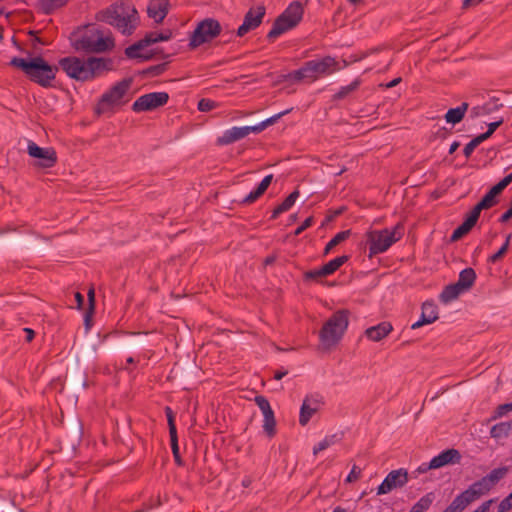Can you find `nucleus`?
Listing matches in <instances>:
<instances>
[{
	"instance_id": "f257e3e1",
	"label": "nucleus",
	"mask_w": 512,
	"mask_h": 512,
	"mask_svg": "<svg viewBox=\"0 0 512 512\" xmlns=\"http://www.w3.org/2000/svg\"><path fill=\"white\" fill-rule=\"evenodd\" d=\"M69 40L76 52L85 54L103 53L114 47L113 39L105 36L95 24L77 28L71 33Z\"/></svg>"
},
{
	"instance_id": "f03ea898",
	"label": "nucleus",
	"mask_w": 512,
	"mask_h": 512,
	"mask_svg": "<svg viewBox=\"0 0 512 512\" xmlns=\"http://www.w3.org/2000/svg\"><path fill=\"white\" fill-rule=\"evenodd\" d=\"M9 65L20 69L30 81L43 88L56 87L54 81L59 67L50 64L40 54L29 59L13 57Z\"/></svg>"
},
{
	"instance_id": "7ed1b4c3",
	"label": "nucleus",
	"mask_w": 512,
	"mask_h": 512,
	"mask_svg": "<svg viewBox=\"0 0 512 512\" xmlns=\"http://www.w3.org/2000/svg\"><path fill=\"white\" fill-rule=\"evenodd\" d=\"M108 61L104 58L89 57L84 60L76 56H67L59 59L58 67L66 75L80 82H87L100 76L106 71Z\"/></svg>"
},
{
	"instance_id": "20e7f679",
	"label": "nucleus",
	"mask_w": 512,
	"mask_h": 512,
	"mask_svg": "<svg viewBox=\"0 0 512 512\" xmlns=\"http://www.w3.org/2000/svg\"><path fill=\"white\" fill-rule=\"evenodd\" d=\"M349 316L348 309H339L328 318L319 331L323 346L330 348L342 340L349 325Z\"/></svg>"
},
{
	"instance_id": "39448f33",
	"label": "nucleus",
	"mask_w": 512,
	"mask_h": 512,
	"mask_svg": "<svg viewBox=\"0 0 512 512\" xmlns=\"http://www.w3.org/2000/svg\"><path fill=\"white\" fill-rule=\"evenodd\" d=\"M127 92L128 78L125 77L101 96L94 108L95 114L110 116L119 111L126 103L124 96Z\"/></svg>"
},
{
	"instance_id": "423d86ee",
	"label": "nucleus",
	"mask_w": 512,
	"mask_h": 512,
	"mask_svg": "<svg viewBox=\"0 0 512 512\" xmlns=\"http://www.w3.org/2000/svg\"><path fill=\"white\" fill-rule=\"evenodd\" d=\"M304 8L300 1L291 2L288 7L274 20L266 38L273 42L277 37L295 28L302 20Z\"/></svg>"
},
{
	"instance_id": "0eeeda50",
	"label": "nucleus",
	"mask_w": 512,
	"mask_h": 512,
	"mask_svg": "<svg viewBox=\"0 0 512 512\" xmlns=\"http://www.w3.org/2000/svg\"><path fill=\"white\" fill-rule=\"evenodd\" d=\"M403 229V225L398 223L392 231L385 228L382 230H373L367 232L369 257L388 250L395 242L401 239Z\"/></svg>"
},
{
	"instance_id": "6e6552de",
	"label": "nucleus",
	"mask_w": 512,
	"mask_h": 512,
	"mask_svg": "<svg viewBox=\"0 0 512 512\" xmlns=\"http://www.w3.org/2000/svg\"><path fill=\"white\" fill-rule=\"evenodd\" d=\"M222 26L217 19L205 18L198 22L189 39V48L191 50L214 40L220 36Z\"/></svg>"
},
{
	"instance_id": "1a4fd4ad",
	"label": "nucleus",
	"mask_w": 512,
	"mask_h": 512,
	"mask_svg": "<svg viewBox=\"0 0 512 512\" xmlns=\"http://www.w3.org/2000/svg\"><path fill=\"white\" fill-rule=\"evenodd\" d=\"M96 20L113 25L123 33L128 30V13L124 0H119L96 13Z\"/></svg>"
},
{
	"instance_id": "9d476101",
	"label": "nucleus",
	"mask_w": 512,
	"mask_h": 512,
	"mask_svg": "<svg viewBox=\"0 0 512 512\" xmlns=\"http://www.w3.org/2000/svg\"><path fill=\"white\" fill-rule=\"evenodd\" d=\"M28 155L35 159L33 166L37 169H49L58 161L56 150L53 147H40L34 141L29 140L27 144Z\"/></svg>"
},
{
	"instance_id": "9b49d317",
	"label": "nucleus",
	"mask_w": 512,
	"mask_h": 512,
	"mask_svg": "<svg viewBox=\"0 0 512 512\" xmlns=\"http://www.w3.org/2000/svg\"><path fill=\"white\" fill-rule=\"evenodd\" d=\"M169 101L167 92H151L140 96L134 101L132 110L134 112L153 111L159 107L166 105Z\"/></svg>"
},
{
	"instance_id": "f8f14e48",
	"label": "nucleus",
	"mask_w": 512,
	"mask_h": 512,
	"mask_svg": "<svg viewBox=\"0 0 512 512\" xmlns=\"http://www.w3.org/2000/svg\"><path fill=\"white\" fill-rule=\"evenodd\" d=\"M409 480L408 471L404 468L390 471L377 488V495H384L393 489L404 487Z\"/></svg>"
},
{
	"instance_id": "ddd939ff",
	"label": "nucleus",
	"mask_w": 512,
	"mask_h": 512,
	"mask_svg": "<svg viewBox=\"0 0 512 512\" xmlns=\"http://www.w3.org/2000/svg\"><path fill=\"white\" fill-rule=\"evenodd\" d=\"M254 401L256 405L259 407V409L262 411L264 420H263V430L264 433L269 438H273L276 433V419L274 415V411L271 408V405L268 401V399L263 395H257L254 398Z\"/></svg>"
},
{
	"instance_id": "4468645a",
	"label": "nucleus",
	"mask_w": 512,
	"mask_h": 512,
	"mask_svg": "<svg viewBox=\"0 0 512 512\" xmlns=\"http://www.w3.org/2000/svg\"><path fill=\"white\" fill-rule=\"evenodd\" d=\"M265 13L266 9L263 5H259L256 10L250 8L244 16L243 23L238 27L236 35L243 37L249 31L258 28L262 23Z\"/></svg>"
},
{
	"instance_id": "2eb2a0df",
	"label": "nucleus",
	"mask_w": 512,
	"mask_h": 512,
	"mask_svg": "<svg viewBox=\"0 0 512 512\" xmlns=\"http://www.w3.org/2000/svg\"><path fill=\"white\" fill-rule=\"evenodd\" d=\"M512 182V172L502 178L497 184L492 186L489 191L478 202L484 210L490 209L499 203L498 197L503 190Z\"/></svg>"
},
{
	"instance_id": "dca6fc26",
	"label": "nucleus",
	"mask_w": 512,
	"mask_h": 512,
	"mask_svg": "<svg viewBox=\"0 0 512 512\" xmlns=\"http://www.w3.org/2000/svg\"><path fill=\"white\" fill-rule=\"evenodd\" d=\"M165 415L168 422V428H169V436H170V446L172 450V454L174 457V461L177 466H184V461L181 458L180 451H179V445H178V435H177V428L175 424V414L171 407L166 406L165 407Z\"/></svg>"
},
{
	"instance_id": "f3484780",
	"label": "nucleus",
	"mask_w": 512,
	"mask_h": 512,
	"mask_svg": "<svg viewBox=\"0 0 512 512\" xmlns=\"http://www.w3.org/2000/svg\"><path fill=\"white\" fill-rule=\"evenodd\" d=\"M316 80L321 76L329 75L341 69L334 57L325 56L321 59L309 60Z\"/></svg>"
},
{
	"instance_id": "a211bd4d",
	"label": "nucleus",
	"mask_w": 512,
	"mask_h": 512,
	"mask_svg": "<svg viewBox=\"0 0 512 512\" xmlns=\"http://www.w3.org/2000/svg\"><path fill=\"white\" fill-rule=\"evenodd\" d=\"M250 133H253L252 126L232 127L217 137L215 143L217 146H226L245 138Z\"/></svg>"
},
{
	"instance_id": "6ab92c4d",
	"label": "nucleus",
	"mask_w": 512,
	"mask_h": 512,
	"mask_svg": "<svg viewBox=\"0 0 512 512\" xmlns=\"http://www.w3.org/2000/svg\"><path fill=\"white\" fill-rule=\"evenodd\" d=\"M174 54L165 53L162 48H143V50H137L136 54L132 57L130 56V60L135 61L136 63H144L151 60H166L170 59Z\"/></svg>"
},
{
	"instance_id": "aec40b11",
	"label": "nucleus",
	"mask_w": 512,
	"mask_h": 512,
	"mask_svg": "<svg viewBox=\"0 0 512 512\" xmlns=\"http://www.w3.org/2000/svg\"><path fill=\"white\" fill-rule=\"evenodd\" d=\"M170 63H171V60L166 59L162 63L156 64V65H151L144 69L134 70L133 76L130 77V85L132 84L133 79L136 77H139L141 79H150V78L161 76L169 69Z\"/></svg>"
},
{
	"instance_id": "412c9836",
	"label": "nucleus",
	"mask_w": 512,
	"mask_h": 512,
	"mask_svg": "<svg viewBox=\"0 0 512 512\" xmlns=\"http://www.w3.org/2000/svg\"><path fill=\"white\" fill-rule=\"evenodd\" d=\"M169 0H150L147 14L156 24H161L169 12Z\"/></svg>"
},
{
	"instance_id": "4be33fe9",
	"label": "nucleus",
	"mask_w": 512,
	"mask_h": 512,
	"mask_svg": "<svg viewBox=\"0 0 512 512\" xmlns=\"http://www.w3.org/2000/svg\"><path fill=\"white\" fill-rule=\"evenodd\" d=\"M492 488L489 486V484L486 482L484 477H482L480 480L475 481L473 484H471L465 491H463L461 494L465 498V500L468 501L470 504L471 502L479 499L481 496L487 494L490 492Z\"/></svg>"
},
{
	"instance_id": "5701e85b",
	"label": "nucleus",
	"mask_w": 512,
	"mask_h": 512,
	"mask_svg": "<svg viewBox=\"0 0 512 512\" xmlns=\"http://www.w3.org/2000/svg\"><path fill=\"white\" fill-rule=\"evenodd\" d=\"M461 460V454L457 449L449 448L440 452L431 459V466L436 469L450 464H457Z\"/></svg>"
},
{
	"instance_id": "b1692460",
	"label": "nucleus",
	"mask_w": 512,
	"mask_h": 512,
	"mask_svg": "<svg viewBox=\"0 0 512 512\" xmlns=\"http://www.w3.org/2000/svg\"><path fill=\"white\" fill-rule=\"evenodd\" d=\"M273 180V175L269 174L265 176L262 181L258 184L256 189L251 191L246 197L239 201V204L242 206L250 205L257 201L268 189L271 182Z\"/></svg>"
},
{
	"instance_id": "393cba45",
	"label": "nucleus",
	"mask_w": 512,
	"mask_h": 512,
	"mask_svg": "<svg viewBox=\"0 0 512 512\" xmlns=\"http://www.w3.org/2000/svg\"><path fill=\"white\" fill-rule=\"evenodd\" d=\"M392 330V324L388 321H383L375 326L367 328L365 330V335L368 339L378 342L385 338Z\"/></svg>"
},
{
	"instance_id": "a878e982",
	"label": "nucleus",
	"mask_w": 512,
	"mask_h": 512,
	"mask_svg": "<svg viewBox=\"0 0 512 512\" xmlns=\"http://www.w3.org/2000/svg\"><path fill=\"white\" fill-rule=\"evenodd\" d=\"M69 432L72 437L71 445L75 447L80 444L83 436V424L79 417H70L68 420Z\"/></svg>"
},
{
	"instance_id": "bb28decb",
	"label": "nucleus",
	"mask_w": 512,
	"mask_h": 512,
	"mask_svg": "<svg viewBox=\"0 0 512 512\" xmlns=\"http://www.w3.org/2000/svg\"><path fill=\"white\" fill-rule=\"evenodd\" d=\"M300 193L296 189L293 192H291L283 201L281 204H279L273 211L270 216L271 220H275L279 217L280 214L290 210V208L294 205L296 200L298 199Z\"/></svg>"
},
{
	"instance_id": "cd10ccee",
	"label": "nucleus",
	"mask_w": 512,
	"mask_h": 512,
	"mask_svg": "<svg viewBox=\"0 0 512 512\" xmlns=\"http://www.w3.org/2000/svg\"><path fill=\"white\" fill-rule=\"evenodd\" d=\"M469 107V104L467 102H463L460 106L456 108H450L446 112L444 118L447 123H450L452 125H456L460 123L464 117L465 113L467 112Z\"/></svg>"
},
{
	"instance_id": "c85d7f7f",
	"label": "nucleus",
	"mask_w": 512,
	"mask_h": 512,
	"mask_svg": "<svg viewBox=\"0 0 512 512\" xmlns=\"http://www.w3.org/2000/svg\"><path fill=\"white\" fill-rule=\"evenodd\" d=\"M156 43H158L156 31L146 33L142 39L130 44L131 57L136 54L137 50H143V48L150 47Z\"/></svg>"
},
{
	"instance_id": "c756f323",
	"label": "nucleus",
	"mask_w": 512,
	"mask_h": 512,
	"mask_svg": "<svg viewBox=\"0 0 512 512\" xmlns=\"http://www.w3.org/2000/svg\"><path fill=\"white\" fill-rule=\"evenodd\" d=\"M475 280H476V272L474 271L473 268L468 267V268L463 269L459 273V278H458L457 283L464 291H468L474 285Z\"/></svg>"
},
{
	"instance_id": "7c9ffc66",
	"label": "nucleus",
	"mask_w": 512,
	"mask_h": 512,
	"mask_svg": "<svg viewBox=\"0 0 512 512\" xmlns=\"http://www.w3.org/2000/svg\"><path fill=\"white\" fill-rule=\"evenodd\" d=\"M464 290L458 285L457 282L451 283L444 287L439 299L443 303H449L455 300Z\"/></svg>"
},
{
	"instance_id": "2f4dec72",
	"label": "nucleus",
	"mask_w": 512,
	"mask_h": 512,
	"mask_svg": "<svg viewBox=\"0 0 512 512\" xmlns=\"http://www.w3.org/2000/svg\"><path fill=\"white\" fill-rule=\"evenodd\" d=\"M421 317L431 324L438 319V307L433 301H425L422 304Z\"/></svg>"
},
{
	"instance_id": "473e14b6",
	"label": "nucleus",
	"mask_w": 512,
	"mask_h": 512,
	"mask_svg": "<svg viewBox=\"0 0 512 512\" xmlns=\"http://www.w3.org/2000/svg\"><path fill=\"white\" fill-rule=\"evenodd\" d=\"M510 433H512V420L497 423L490 430L491 437L495 439L507 437Z\"/></svg>"
},
{
	"instance_id": "72a5a7b5",
	"label": "nucleus",
	"mask_w": 512,
	"mask_h": 512,
	"mask_svg": "<svg viewBox=\"0 0 512 512\" xmlns=\"http://www.w3.org/2000/svg\"><path fill=\"white\" fill-rule=\"evenodd\" d=\"M435 499L433 492H429L422 496L411 508L409 512H425L429 509Z\"/></svg>"
},
{
	"instance_id": "f704fd0d",
	"label": "nucleus",
	"mask_w": 512,
	"mask_h": 512,
	"mask_svg": "<svg viewBox=\"0 0 512 512\" xmlns=\"http://www.w3.org/2000/svg\"><path fill=\"white\" fill-rule=\"evenodd\" d=\"M350 259L349 255H342L339 257H336L326 264L323 265L324 270L326 271L327 275L330 276L334 274L342 265H344L348 260Z\"/></svg>"
},
{
	"instance_id": "c9c22d12",
	"label": "nucleus",
	"mask_w": 512,
	"mask_h": 512,
	"mask_svg": "<svg viewBox=\"0 0 512 512\" xmlns=\"http://www.w3.org/2000/svg\"><path fill=\"white\" fill-rule=\"evenodd\" d=\"M328 277L326 271L323 266L319 269L308 270L303 273V281L304 282H317L323 284V278Z\"/></svg>"
},
{
	"instance_id": "e433bc0d",
	"label": "nucleus",
	"mask_w": 512,
	"mask_h": 512,
	"mask_svg": "<svg viewBox=\"0 0 512 512\" xmlns=\"http://www.w3.org/2000/svg\"><path fill=\"white\" fill-rule=\"evenodd\" d=\"M351 235V230L348 229V230H344V231H341L339 233H337L325 246L324 248V251H323V255L326 256L330 253V251L336 247L337 245H339L340 243H342L343 241H345L346 239L349 238V236Z\"/></svg>"
},
{
	"instance_id": "4c0bfd02",
	"label": "nucleus",
	"mask_w": 512,
	"mask_h": 512,
	"mask_svg": "<svg viewBox=\"0 0 512 512\" xmlns=\"http://www.w3.org/2000/svg\"><path fill=\"white\" fill-rule=\"evenodd\" d=\"M508 472V468L507 467H499V468H495L493 469L489 474H487L486 476H484V479L486 480V482L489 484V486L491 488H493L494 486L497 485V483L505 477V475L507 474Z\"/></svg>"
},
{
	"instance_id": "58836bf2",
	"label": "nucleus",
	"mask_w": 512,
	"mask_h": 512,
	"mask_svg": "<svg viewBox=\"0 0 512 512\" xmlns=\"http://www.w3.org/2000/svg\"><path fill=\"white\" fill-rule=\"evenodd\" d=\"M291 111V109H288V110H285V111H282V112H279L278 114L274 115V116H271L267 119H265L264 121H262L261 123L257 124V125H253L252 128H253V133H260L262 132L264 129H266L268 126H271L273 124H275L278 119H280L282 116L288 114L289 112Z\"/></svg>"
},
{
	"instance_id": "ea45409f",
	"label": "nucleus",
	"mask_w": 512,
	"mask_h": 512,
	"mask_svg": "<svg viewBox=\"0 0 512 512\" xmlns=\"http://www.w3.org/2000/svg\"><path fill=\"white\" fill-rule=\"evenodd\" d=\"M317 411V407H312L311 405H308V403H302L300 407L299 424L301 426H306Z\"/></svg>"
},
{
	"instance_id": "a19ab883",
	"label": "nucleus",
	"mask_w": 512,
	"mask_h": 512,
	"mask_svg": "<svg viewBox=\"0 0 512 512\" xmlns=\"http://www.w3.org/2000/svg\"><path fill=\"white\" fill-rule=\"evenodd\" d=\"M361 85V79L357 78L347 86H343L340 90L333 95V100L338 101L347 97L351 92L357 90Z\"/></svg>"
},
{
	"instance_id": "79ce46f5",
	"label": "nucleus",
	"mask_w": 512,
	"mask_h": 512,
	"mask_svg": "<svg viewBox=\"0 0 512 512\" xmlns=\"http://www.w3.org/2000/svg\"><path fill=\"white\" fill-rule=\"evenodd\" d=\"M278 82H290V83L305 82L304 73H303L302 68L300 67L297 70L291 71L287 74L280 75Z\"/></svg>"
},
{
	"instance_id": "37998d69",
	"label": "nucleus",
	"mask_w": 512,
	"mask_h": 512,
	"mask_svg": "<svg viewBox=\"0 0 512 512\" xmlns=\"http://www.w3.org/2000/svg\"><path fill=\"white\" fill-rule=\"evenodd\" d=\"M473 226H471L468 222L463 220V222L452 232L450 236V242H457L466 236L471 230Z\"/></svg>"
},
{
	"instance_id": "c03bdc74",
	"label": "nucleus",
	"mask_w": 512,
	"mask_h": 512,
	"mask_svg": "<svg viewBox=\"0 0 512 512\" xmlns=\"http://www.w3.org/2000/svg\"><path fill=\"white\" fill-rule=\"evenodd\" d=\"M503 107V103L500 101V98L493 96L490 97L487 102L483 104L481 107L482 114L488 115L495 111H498Z\"/></svg>"
},
{
	"instance_id": "a18cd8bd",
	"label": "nucleus",
	"mask_w": 512,
	"mask_h": 512,
	"mask_svg": "<svg viewBox=\"0 0 512 512\" xmlns=\"http://www.w3.org/2000/svg\"><path fill=\"white\" fill-rule=\"evenodd\" d=\"M468 505V501L460 493L443 512H462Z\"/></svg>"
},
{
	"instance_id": "49530a36",
	"label": "nucleus",
	"mask_w": 512,
	"mask_h": 512,
	"mask_svg": "<svg viewBox=\"0 0 512 512\" xmlns=\"http://www.w3.org/2000/svg\"><path fill=\"white\" fill-rule=\"evenodd\" d=\"M339 440L340 437H338L337 434L326 436L322 441H320L316 446H314L313 454H318L319 452L327 449L331 445L337 443Z\"/></svg>"
},
{
	"instance_id": "de8ad7c7",
	"label": "nucleus",
	"mask_w": 512,
	"mask_h": 512,
	"mask_svg": "<svg viewBox=\"0 0 512 512\" xmlns=\"http://www.w3.org/2000/svg\"><path fill=\"white\" fill-rule=\"evenodd\" d=\"M69 0H41V5L45 14H51L55 9L63 7Z\"/></svg>"
},
{
	"instance_id": "09e8293b",
	"label": "nucleus",
	"mask_w": 512,
	"mask_h": 512,
	"mask_svg": "<svg viewBox=\"0 0 512 512\" xmlns=\"http://www.w3.org/2000/svg\"><path fill=\"white\" fill-rule=\"evenodd\" d=\"M88 301H89V307L84 316V323H85L86 329L90 328L91 315L94 312V308H95L94 289H90L88 291Z\"/></svg>"
},
{
	"instance_id": "8fccbe9b",
	"label": "nucleus",
	"mask_w": 512,
	"mask_h": 512,
	"mask_svg": "<svg viewBox=\"0 0 512 512\" xmlns=\"http://www.w3.org/2000/svg\"><path fill=\"white\" fill-rule=\"evenodd\" d=\"M482 210H484L482 208L481 205H479V203H477L466 215H465V218L464 220L466 222H468L471 226H475L479 217H480V214L482 212Z\"/></svg>"
},
{
	"instance_id": "3c124183",
	"label": "nucleus",
	"mask_w": 512,
	"mask_h": 512,
	"mask_svg": "<svg viewBox=\"0 0 512 512\" xmlns=\"http://www.w3.org/2000/svg\"><path fill=\"white\" fill-rule=\"evenodd\" d=\"M509 412H512V402L500 404L494 410L493 415L491 416L489 421H494L498 418H501Z\"/></svg>"
},
{
	"instance_id": "603ef678",
	"label": "nucleus",
	"mask_w": 512,
	"mask_h": 512,
	"mask_svg": "<svg viewBox=\"0 0 512 512\" xmlns=\"http://www.w3.org/2000/svg\"><path fill=\"white\" fill-rule=\"evenodd\" d=\"M303 403H308V405L317 407L319 410L320 407L324 405V399L320 394H310L304 398Z\"/></svg>"
},
{
	"instance_id": "864d4df0",
	"label": "nucleus",
	"mask_w": 512,
	"mask_h": 512,
	"mask_svg": "<svg viewBox=\"0 0 512 512\" xmlns=\"http://www.w3.org/2000/svg\"><path fill=\"white\" fill-rule=\"evenodd\" d=\"M217 106L218 104L215 101L207 98H202L198 101L197 108L201 112H209L215 109Z\"/></svg>"
},
{
	"instance_id": "5fc2aeb1",
	"label": "nucleus",
	"mask_w": 512,
	"mask_h": 512,
	"mask_svg": "<svg viewBox=\"0 0 512 512\" xmlns=\"http://www.w3.org/2000/svg\"><path fill=\"white\" fill-rule=\"evenodd\" d=\"M508 251V243H503V245L499 248V250L493 255L489 256V263H497L504 258Z\"/></svg>"
},
{
	"instance_id": "6e6d98bb",
	"label": "nucleus",
	"mask_w": 512,
	"mask_h": 512,
	"mask_svg": "<svg viewBox=\"0 0 512 512\" xmlns=\"http://www.w3.org/2000/svg\"><path fill=\"white\" fill-rule=\"evenodd\" d=\"M301 68H302L303 73H304L305 82L312 83V82L316 81V78H315V75L313 73V69H312L311 63L309 61L305 62L301 66Z\"/></svg>"
},
{
	"instance_id": "4d7b16f0",
	"label": "nucleus",
	"mask_w": 512,
	"mask_h": 512,
	"mask_svg": "<svg viewBox=\"0 0 512 512\" xmlns=\"http://www.w3.org/2000/svg\"><path fill=\"white\" fill-rule=\"evenodd\" d=\"M314 223V217L313 216H309L308 218H306L303 223L296 228V230L294 231V235L295 236H298L300 235L303 231H305L307 228L311 227Z\"/></svg>"
},
{
	"instance_id": "13d9d810",
	"label": "nucleus",
	"mask_w": 512,
	"mask_h": 512,
	"mask_svg": "<svg viewBox=\"0 0 512 512\" xmlns=\"http://www.w3.org/2000/svg\"><path fill=\"white\" fill-rule=\"evenodd\" d=\"M131 336H133L135 338H130V342H129L130 348H133V347H136V346H139V345L145 343L143 334L130 332V337Z\"/></svg>"
},
{
	"instance_id": "bf43d9fd",
	"label": "nucleus",
	"mask_w": 512,
	"mask_h": 512,
	"mask_svg": "<svg viewBox=\"0 0 512 512\" xmlns=\"http://www.w3.org/2000/svg\"><path fill=\"white\" fill-rule=\"evenodd\" d=\"M70 384L74 387V388H79V387H82V388H87L88 387V383H87V380H86V377H74V376H71L70 378Z\"/></svg>"
},
{
	"instance_id": "052dcab7",
	"label": "nucleus",
	"mask_w": 512,
	"mask_h": 512,
	"mask_svg": "<svg viewBox=\"0 0 512 512\" xmlns=\"http://www.w3.org/2000/svg\"><path fill=\"white\" fill-rule=\"evenodd\" d=\"M360 476H361V469L358 466L353 465L350 473L348 474V476L346 478V482H348V483L355 482L360 478Z\"/></svg>"
},
{
	"instance_id": "680f3d73",
	"label": "nucleus",
	"mask_w": 512,
	"mask_h": 512,
	"mask_svg": "<svg viewBox=\"0 0 512 512\" xmlns=\"http://www.w3.org/2000/svg\"><path fill=\"white\" fill-rule=\"evenodd\" d=\"M156 35H157V40L159 43V42L170 40L173 36V33L170 29H166V30H163L160 32L156 31Z\"/></svg>"
},
{
	"instance_id": "e2e57ef3",
	"label": "nucleus",
	"mask_w": 512,
	"mask_h": 512,
	"mask_svg": "<svg viewBox=\"0 0 512 512\" xmlns=\"http://www.w3.org/2000/svg\"><path fill=\"white\" fill-rule=\"evenodd\" d=\"M476 147H478L477 144L473 140H471L469 143L465 145L463 149L464 156L466 158H469Z\"/></svg>"
},
{
	"instance_id": "0e129e2a",
	"label": "nucleus",
	"mask_w": 512,
	"mask_h": 512,
	"mask_svg": "<svg viewBox=\"0 0 512 512\" xmlns=\"http://www.w3.org/2000/svg\"><path fill=\"white\" fill-rule=\"evenodd\" d=\"M495 502V499H489L484 501L477 509L473 512H489L491 505Z\"/></svg>"
},
{
	"instance_id": "69168bd1",
	"label": "nucleus",
	"mask_w": 512,
	"mask_h": 512,
	"mask_svg": "<svg viewBox=\"0 0 512 512\" xmlns=\"http://www.w3.org/2000/svg\"><path fill=\"white\" fill-rule=\"evenodd\" d=\"M491 136H492L491 132L487 130L486 132L477 135L472 140L477 144V146H479L482 142H484Z\"/></svg>"
},
{
	"instance_id": "338daca9",
	"label": "nucleus",
	"mask_w": 512,
	"mask_h": 512,
	"mask_svg": "<svg viewBox=\"0 0 512 512\" xmlns=\"http://www.w3.org/2000/svg\"><path fill=\"white\" fill-rule=\"evenodd\" d=\"M491 136H492L491 132L487 130L486 132L477 135L472 140L477 144V146H479L482 142H484Z\"/></svg>"
},
{
	"instance_id": "774afa93",
	"label": "nucleus",
	"mask_w": 512,
	"mask_h": 512,
	"mask_svg": "<svg viewBox=\"0 0 512 512\" xmlns=\"http://www.w3.org/2000/svg\"><path fill=\"white\" fill-rule=\"evenodd\" d=\"M491 136H492L491 132L487 130L486 132L477 135L472 140L477 144V146H479L482 142H484Z\"/></svg>"
}]
</instances>
